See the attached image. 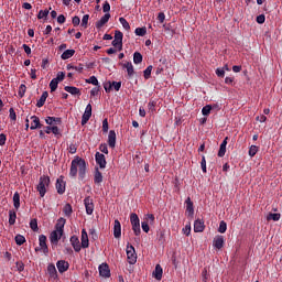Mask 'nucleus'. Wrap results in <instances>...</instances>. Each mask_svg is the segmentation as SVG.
<instances>
[{
    "label": "nucleus",
    "mask_w": 282,
    "mask_h": 282,
    "mask_svg": "<svg viewBox=\"0 0 282 282\" xmlns=\"http://www.w3.org/2000/svg\"><path fill=\"white\" fill-rule=\"evenodd\" d=\"M87 173V163L84 159L75 158L70 163L69 177H76L79 175L80 180H85Z\"/></svg>",
    "instance_id": "obj_1"
},
{
    "label": "nucleus",
    "mask_w": 282,
    "mask_h": 282,
    "mask_svg": "<svg viewBox=\"0 0 282 282\" xmlns=\"http://www.w3.org/2000/svg\"><path fill=\"white\" fill-rule=\"evenodd\" d=\"M50 186V176H41L37 184V192L40 193V197H45V193H47V187Z\"/></svg>",
    "instance_id": "obj_2"
},
{
    "label": "nucleus",
    "mask_w": 282,
    "mask_h": 282,
    "mask_svg": "<svg viewBox=\"0 0 282 282\" xmlns=\"http://www.w3.org/2000/svg\"><path fill=\"white\" fill-rule=\"evenodd\" d=\"M126 252L128 263H130V265H135V263L138 262V253H135V248L131 245H128Z\"/></svg>",
    "instance_id": "obj_3"
},
{
    "label": "nucleus",
    "mask_w": 282,
    "mask_h": 282,
    "mask_svg": "<svg viewBox=\"0 0 282 282\" xmlns=\"http://www.w3.org/2000/svg\"><path fill=\"white\" fill-rule=\"evenodd\" d=\"M122 37L123 34L120 31L115 32V39L112 41V46L117 47L118 52H122Z\"/></svg>",
    "instance_id": "obj_4"
},
{
    "label": "nucleus",
    "mask_w": 282,
    "mask_h": 282,
    "mask_svg": "<svg viewBox=\"0 0 282 282\" xmlns=\"http://www.w3.org/2000/svg\"><path fill=\"white\" fill-rule=\"evenodd\" d=\"M99 275H101L104 279H109V276H111V270L109 269V264L101 263L99 265Z\"/></svg>",
    "instance_id": "obj_5"
},
{
    "label": "nucleus",
    "mask_w": 282,
    "mask_h": 282,
    "mask_svg": "<svg viewBox=\"0 0 282 282\" xmlns=\"http://www.w3.org/2000/svg\"><path fill=\"white\" fill-rule=\"evenodd\" d=\"M90 118H91V104H88L82 117V126L85 127V124L89 122Z\"/></svg>",
    "instance_id": "obj_6"
},
{
    "label": "nucleus",
    "mask_w": 282,
    "mask_h": 282,
    "mask_svg": "<svg viewBox=\"0 0 282 282\" xmlns=\"http://www.w3.org/2000/svg\"><path fill=\"white\" fill-rule=\"evenodd\" d=\"M84 205L86 208V213L87 215H94V199H91V197H86L84 199Z\"/></svg>",
    "instance_id": "obj_7"
},
{
    "label": "nucleus",
    "mask_w": 282,
    "mask_h": 282,
    "mask_svg": "<svg viewBox=\"0 0 282 282\" xmlns=\"http://www.w3.org/2000/svg\"><path fill=\"white\" fill-rule=\"evenodd\" d=\"M95 160L97 164L99 165L100 169H106L107 167V159H105V154L97 152L95 154Z\"/></svg>",
    "instance_id": "obj_8"
},
{
    "label": "nucleus",
    "mask_w": 282,
    "mask_h": 282,
    "mask_svg": "<svg viewBox=\"0 0 282 282\" xmlns=\"http://www.w3.org/2000/svg\"><path fill=\"white\" fill-rule=\"evenodd\" d=\"M113 237L115 239H120L122 237V225L120 220L116 219L113 225Z\"/></svg>",
    "instance_id": "obj_9"
},
{
    "label": "nucleus",
    "mask_w": 282,
    "mask_h": 282,
    "mask_svg": "<svg viewBox=\"0 0 282 282\" xmlns=\"http://www.w3.org/2000/svg\"><path fill=\"white\" fill-rule=\"evenodd\" d=\"M56 268H57L59 274H63L64 272H67V270H69V262H67L65 260H58L56 262Z\"/></svg>",
    "instance_id": "obj_10"
},
{
    "label": "nucleus",
    "mask_w": 282,
    "mask_h": 282,
    "mask_svg": "<svg viewBox=\"0 0 282 282\" xmlns=\"http://www.w3.org/2000/svg\"><path fill=\"white\" fill-rule=\"evenodd\" d=\"M39 243L44 254H47V252H50V249H47V237H45V235H40Z\"/></svg>",
    "instance_id": "obj_11"
},
{
    "label": "nucleus",
    "mask_w": 282,
    "mask_h": 282,
    "mask_svg": "<svg viewBox=\"0 0 282 282\" xmlns=\"http://www.w3.org/2000/svg\"><path fill=\"white\" fill-rule=\"evenodd\" d=\"M61 237H63V231H58L57 229H55L54 231L51 232L50 236L51 243H54V246H56Z\"/></svg>",
    "instance_id": "obj_12"
},
{
    "label": "nucleus",
    "mask_w": 282,
    "mask_h": 282,
    "mask_svg": "<svg viewBox=\"0 0 282 282\" xmlns=\"http://www.w3.org/2000/svg\"><path fill=\"white\" fill-rule=\"evenodd\" d=\"M109 19H111V14L105 13V15H102L100 20L96 22L97 30H100V28H102L104 25H107V23H109Z\"/></svg>",
    "instance_id": "obj_13"
},
{
    "label": "nucleus",
    "mask_w": 282,
    "mask_h": 282,
    "mask_svg": "<svg viewBox=\"0 0 282 282\" xmlns=\"http://www.w3.org/2000/svg\"><path fill=\"white\" fill-rule=\"evenodd\" d=\"M70 246H73L75 252H80L83 246H80V240L78 239L77 236H72L70 237Z\"/></svg>",
    "instance_id": "obj_14"
},
{
    "label": "nucleus",
    "mask_w": 282,
    "mask_h": 282,
    "mask_svg": "<svg viewBox=\"0 0 282 282\" xmlns=\"http://www.w3.org/2000/svg\"><path fill=\"white\" fill-rule=\"evenodd\" d=\"M224 243H225L224 236H216L214 238L213 246L217 250H221L224 248Z\"/></svg>",
    "instance_id": "obj_15"
},
{
    "label": "nucleus",
    "mask_w": 282,
    "mask_h": 282,
    "mask_svg": "<svg viewBox=\"0 0 282 282\" xmlns=\"http://www.w3.org/2000/svg\"><path fill=\"white\" fill-rule=\"evenodd\" d=\"M162 274H164V270L162 269V265L156 264L153 271L154 279H156V281H162Z\"/></svg>",
    "instance_id": "obj_16"
},
{
    "label": "nucleus",
    "mask_w": 282,
    "mask_h": 282,
    "mask_svg": "<svg viewBox=\"0 0 282 282\" xmlns=\"http://www.w3.org/2000/svg\"><path fill=\"white\" fill-rule=\"evenodd\" d=\"M206 226L204 225V220L197 219L194 223V232H204Z\"/></svg>",
    "instance_id": "obj_17"
},
{
    "label": "nucleus",
    "mask_w": 282,
    "mask_h": 282,
    "mask_svg": "<svg viewBox=\"0 0 282 282\" xmlns=\"http://www.w3.org/2000/svg\"><path fill=\"white\" fill-rule=\"evenodd\" d=\"M108 145L110 149H116V131L110 130L108 134Z\"/></svg>",
    "instance_id": "obj_18"
},
{
    "label": "nucleus",
    "mask_w": 282,
    "mask_h": 282,
    "mask_svg": "<svg viewBox=\"0 0 282 282\" xmlns=\"http://www.w3.org/2000/svg\"><path fill=\"white\" fill-rule=\"evenodd\" d=\"M31 120H32L31 127H30L31 131H34L35 129H41V119H39V117L32 116Z\"/></svg>",
    "instance_id": "obj_19"
},
{
    "label": "nucleus",
    "mask_w": 282,
    "mask_h": 282,
    "mask_svg": "<svg viewBox=\"0 0 282 282\" xmlns=\"http://www.w3.org/2000/svg\"><path fill=\"white\" fill-rule=\"evenodd\" d=\"M55 186L58 195H63V193H65V181H63V178H57Z\"/></svg>",
    "instance_id": "obj_20"
},
{
    "label": "nucleus",
    "mask_w": 282,
    "mask_h": 282,
    "mask_svg": "<svg viewBox=\"0 0 282 282\" xmlns=\"http://www.w3.org/2000/svg\"><path fill=\"white\" fill-rule=\"evenodd\" d=\"M186 204V213H188L189 217H193V215H195V209L193 207V202L191 200V197H187V199L185 200Z\"/></svg>",
    "instance_id": "obj_21"
},
{
    "label": "nucleus",
    "mask_w": 282,
    "mask_h": 282,
    "mask_svg": "<svg viewBox=\"0 0 282 282\" xmlns=\"http://www.w3.org/2000/svg\"><path fill=\"white\" fill-rule=\"evenodd\" d=\"M82 248H89V236L85 229L82 230Z\"/></svg>",
    "instance_id": "obj_22"
},
{
    "label": "nucleus",
    "mask_w": 282,
    "mask_h": 282,
    "mask_svg": "<svg viewBox=\"0 0 282 282\" xmlns=\"http://www.w3.org/2000/svg\"><path fill=\"white\" fill-rule=\"evenodd\" d=\"M47 274L51 276V279H56V276H58L56 265H54V263L47 265Z\"/></svg>",
    "instance_id": "obj_23"
},
{
    "label": "nucleus",
    "mask_w": 282,
    "mask_h": 282,
    "mask_svg": "<svg viewBox=\"0 0 282 282\" xmlns=\"http://www.w3.org/2000/svg\"><path fill=\"white\" fill-rule=\"evenodd\" d=\"M64 89L65 91H67V94H70L72 96H80L79 88H76L74 86H65Z\"/></svg>",
    "instance_id": "obj_24"
},
{
    "label": "nucleus",
    "mask_w": 282,
    "mask_h": 282,
    "mask_svg": "<svg viewBox=\"0 0 282 282\" xmlns=\"http://www.w3.org/2000/svg\"><path fill=\"white\" fill-rule=\"evenodd\" d=\"M46 124H61L63 122V119L61 117H46L45 119Z\"/></svg>",
    "instance_id": "obj_25"
},
{
    "label": "nucleus",
    "mask_w": 282,
    "mask_h": 282,
    "mask_svg": "<svg viewBox=\"0 0 282 282\" xmlns=\"http://www.w3.org/2000/svg\"><path fill=\"white\" fill-rule=\"evenodd\" d=\"M227 145H228V138H225L220 144V148L218 151V158H224V155H226V147Z\"/></svg>",
    "instance_id": "obj_26"
},
{
    "label": "nucleus",
    "mask_w": 282,
    "mask_h": 282,
    "mask_svg": "<svg viewBox=\"0 0 282 282\" xmlns=\"http://www.w3.org/2000/svg\"><path fill=\"white\" fill-rule=\"evenodd\" d=\"M123 67L124 69H127L129 78H131L135 74V70L133 69V64L131 62H127L126 64H123Z\"/></svg>",
    "instance_id": "obj_27"
},
{
    "label": "nucleus",
    "mask_w": 282,
    "mask_h": 282,
    "mask_svg": "<svg viewBox=\"0 0 282 282\" xmlns=\"http://www.w3.org/2000/svg\"><path fill=\"white\" fill-rule=\"evenodd\" d=\"M65 224H66L65 218H58L55 225V230H58L59 232H64Z\"/></svg>",
    "instance_id": "obj_28"
},
{
    "label": "nucleus",
    "mask_w": 282,
    "mask_h": 282,
    "mask_svg": "<svg viewBox=\"0 0 282 282\" xmlns=\"http://www.w3.org/2000/svg\"><path fill=\"white\" fill-rule=\"evenodd\" d=\"M74 54H76L75 50H66L61 55V58H62V61H67V59L72 58V56H74Z\"/></svg>",
    "instance_id": "obj_29"
},
{
    "label": "nucleus",
    "mask_w": 282,
    "mask_h": 282,
    "mask_svg": "<svg viewBox=\"0 0 282 282\" xmlns=\"http://www.w3.org/2000/svg\"><path fill=\"white\" fill-rule=\"evenodd\" d=\"M13 206L17 209H19L21 207V196L19 195V192H15L13 194Z\"/></svg>",
    "instance_id": "obj_30"
},
{
    "label": "nucleus",
    "mask_w": 282,
    "mask_h": 282,
    "mask_svg": "<svg viewBox=\"0 0 282 282\" xmlns=\"http://www.w3.org/2000/svg\"><path fill=\"white\" fill-rule=\"evenodd\" d=\"M47 96H48L47 91H44L40 97V99L37 100L36 107L39 108L43 107V105H45V100H47Z\"/></svg>",
    "instance_id": "obj_31"
},
{
    "label": "nucleus",
    "mask_w": 282,
    "mask_h": 282,
    "mask_svg": "<svg viewBox=\"0 0 282 282\" xmlns=\"http://www.w3.org/2000/svg\"><path fill=\"white\" fill-rule=\"evenodd\" d=\"M95 184H102V173L97 169L94 176Z\"/></svg>",
    "instance_id": "obj_32"
},
{
    "label": "nucleus",
    "mask_w": 282,
    "mask_h": 282,
    "mask_svg": "<svg viewBox=\"0 0 282 282\" xmlns=\"http://www.w3.org/2000/svg\"><path fill=\"white\" fill-rule=\"evenodd\" d=\"M281 219V214H272L267 215V221H279Z\"/></svg>",
    "instance_id": "obj_33"
},
{
    "label": "nucleus",
    "mask_w": 282,
    "mask_h": 282,
    "mask_svg": "<svg viewBox=\"0 0 282 282\" xmlns=\"http://www.w3.org/2000/svg\"><path fill=\"white\" fill-rule=\"evenodd\" d=\"M63 213L66 217H72V213H74V210L72 209V205L66 204L63 208Z\"/></svg>",
    "instance_id": "obj_34"
},
{
    "label": "nucleus",
    "mask_w": 282,
    "mask_h": 282,
    "mask_svg": "<svg viewBox=\"0 0 282 282\" xmlns=\"http://www.w3.org/2000/svg\"><path fill=\"white\" fill-rule=\"evenodd\" d=\"M133 63L134 65H140V63H142V55L140 54V52H134Z\"/></svg>",
    "instance_id": "obj_35"
},
{
    "label": "nucleus",
    "mask_w": 282,
    "mask_h": 282,
    "mask_svg": "<svg viewBox=\"0 0 282 282\" xmlns=\"http://www.w3.org/2000/svg\"><path fill=\"white\" fill-rule=\"evenodd\" d=\"M130 223H131V226H135L140 224V218L138 217V214L130 215Z\"/></svg>",
    "instance_id": "obj_36"
},
{
    "label": "nucleus",
    "mask_w": 282,
    "mask_h": 282,
    "mask_svg": "<svg viewBox=\"0 0 282 282\" xmlns=\"http://www.w3.org/2000/svg\"><path fill=\"white\" fill-rule=\"evenodd\" d=\"M226 230H228V225L226 224V221H220L219 227H218V232H220V235H224V232H226Z\"/></svg>",
    "instance_id": "obj_37"
},
{
    "label": "nucleus",
    "mask_w": 282,
    "mask_h": 282,
    "mask_svg": "<svg viewBox=\"0 0 282 282\" xmlns=\"http://www.w3.org/2000/svg\"><path fill=\"white\" fill-rule=\"evenodd\" d=\"M151 72H153L152 65L148 66L147 69L143 72L145 80H149L151 78Z\"/></svg>",
    "instance_id": "obj_38"
},
{
    "label": "nucleus",
    "mask_w": 282,
    "mask_h": 282,
    "mask_svg": "<svg viewBox=\"0 0 282 282\" xmlns=\"http://www.w3.org/2000/svg\"><path fill=\"white\" fill-rule=\"evenodd\" d=\"M257 153H259V147L251 145L249 148V155H250V158H254L257 155Z\"/></svg>",
    "instance_id": "obj_39"
},
{
    "label": "nucleus",
    "mask_w": 282,
    "mask_h": 282,
    "mask_svg": "<svg viewBox=\"0 0 282 282\" xmlns=\"http://www.w3.org/2000/svg\"><path fill=\"white\" fill-rule=\"evenodd\" d=\"M15 223H17V213L10 212L9 213V224H10V226H14Z\"/></svg>",
    "instance_id": "obj_40"
},
{
    "label": "nucleus",
    "mask_w": 282,
    "mask_h": 282,
    "mask_svg": "<svg viewBox=\"0 0 282 282\" xmlns=\"http://www.w3.org/2000/svg\"><path fill=\"white\" fill-rule=\"evenodd\" d=\"M25 242V237L23 235L15 236V243L17 246H23Z\"/></svg>",
    "instance_id": "obj_41"
},
{
    "label": "nucleus",
    "mask_w": 282,
    "mask_h": 282,
    "mask_svg": "<svg viewBox=\"0 0 282 282\" xmlns=\"http://www.w3.org/2000/svg\"><path fill=\"white\" fill-rule=\"evenodd\" d=\"M210 111H213V106L206 105L202 109L203 116H210Z\"/></svg>",
    "instance_id": "obj_42"
},
{
    "label": "nucleus",
    "mask_w": 282,
    "mask_h": 282,
    "mask_svg": "<svg viewBox=\"0 0 282 282\" xmlns=\"http://www.w3.org/2000/svg\"><path fill=\"white\" fill-rule=\"evenodd\" d=\"M119 23H121L123 30H131V25H129V22L124 18H119Z\"/></svg>",
    "instance_id": "obj_43"
},
{
    "label": "nucleus",
    "mask_w": 282,
    "mask_h": 282,
    "mask_svg": "<svg viewBox=\"0 0 282 282\" xmlns=\"http://www.w3.org/2000/svg\"><path fill=\"white\" fill-rule=\"evenodd\" d=\"M51 91H56L58 89V79L53 78L50 83Z\"/></svg>",
    "instance_id": "obj_44"
},
{
    "label": "nucleus",
    "mask_w": 282,
    "mask_h": 282,
    "mask_svg": "<svg viewBox=\"0 0 282 282\" xmlns=\"http://www.w3.org/2000/svg\"><path fill=\"white\" fill-rule=\"evenodd\" d=\"M134 34L137 36H144L147 34V28H137Z\"/></svg>",
    "instance_id": "obj_45"
},
{
    "label": "nucleus",
    "mask_w": 282,
    "mask_h": 282,
    "mask_svg": "<svg viewBox=\"0 0 282 282\" xmlns=\"http://www.w3.org/2000/svg\"><path fill=\"white\" fill-rule=\"evenodd\" d=\"M48 14H50V10H47V9L40 10V12L37 14V19H47Z\"/></svg>",
    "instance_id": "obj_46"
},
{
    "label": "nucleus",
    "mask_w": 282,
    "mask_h": 282,
    "mask_svg": "<svg viewBox=\"0 0 282 282\" xmlns=\"http://www.w3.org/2000/svg\"><path fill=\"white\" fill-rule=\"evenodd\" d=\"M26 89L28 87H25V84L20 85L19 91H18V95L20 96V98H23V96H25Z\"/></svg>",
    "instance_id": "obj_47"
},
{
    "label": "nucleus",
    "mask_w": 282,
    "mask_h": 282,
    "mask_svg": "<svg viewBox=\"0 0 282 282\" xmlns=\"http://www.w3.org/2000/svg\"><path fill=\"white\" fill-rule=\"evenodd\" d=\"M86 83H88L89 85H95V87H98V78H96V76H91L88 79H86Z\"/></svg>",
    "instance_id": "obj_48"
},
{
    "label": "nucleus",
    "mask_w": 282,
    "mask_h": 282,
    "mask_svg": "<svg viewBox=\"0 0 282 282\" xmlns=\"http://www.w3.org/2000/svg\"><path fill=\"white\" fill-rule=\"evenodd\" d=\"M30 228L31 230H34L36 232V230H39V223L36 221V219H32L30 221Z\"/></svg>",
    "instance_id": "obj_49"
},
{
    "label": "nucleus",
    "mask_w": 282,
    "mask_h": 282,
    "mask_svg": "<svg viewBox=\"0 0 282 282\" xmlns=\"http://www.w3.org/2000/svg\"><path fill=\"white\" fill-rule=\"evenodd\" d=\"M88 23H89V14H85L82 19V28H87Z\"/></svg>",
    "instance_id": "obj_50"
},
{
    "label": "nucleus",
    "mask_w": 282,
    "mask_h": 282,
    "mask_svg": "<svg viewBox=\"0 0 282 282\" xmlns=\"http://www.w3.org/2000/svg\"><path fill=\"white\" fill-rule=\"evenodd\" d=\"M111 85L115 91H120V87H122V82H112Z\"/></svg>",
    "instance_id": "obj_51"
},
{
    "label": "nucleus",
    "mask_w": 282,
    "mask_h": 282,
    "mask_svg": "<svg viewBox=\"0 0 282 282\" xmlns=\"http://www.w3.org/2000/svg\"><path fill=\"white\" fill-rule=\"evenodd\" d=\"M104 89H105L106 94H109L111 91V89H113L111 82L105 83L104 84Z\"/></svg>",
    "instance_id": "obj_52"
},
{
    "label": "nucleus",
    "mask_w": 282,
    "mask_h": 282,
    "mask_svg": "<svg viewBox=\"0 0 282 282\" xmlns=\"http://www.w3.org/2000/svg\"><path fill=\"white\" fill-rule=\"evenodd\" d=\"M111 10V4H109V2H105L104 6H102V11L106 13V14H109V11Z\"/></svg>",
    "instance_id": "obj_53"
},
{
    "label": "nucleus",
    "mask_w": 282,
    "mask_h": 282,
    "mask_svg": "<svg viewBox=\"0 0 282 282\" xmlns=\"http://www.w3.org/2000/svg\"><path fill=\"white\" fill-rule=\"evenodd\" d=\"M55 80H57V83L65 80V73L58 72Z\"/></svg>",
    "instance_id": "obj_54"
},
{
    "label": "nucleus",
    "mask_w": 282,
    "mask_h": 282,
    "mask_svg": "<svg viewBox=\"0 0 282 282\" xmlns=\"http://www.w3.org/2000/svg\"><path fill=\"white\" fill-rule=\"evenodd\" d=\"M15 268L18 272H23L25 270V264H23V262H17Z\"/></svg>",
    "instance_id": "obj_55"
},
{
    "label": "nucleus",
    "mask_w": 282,
    "mask_h": 282,
    "mask_svg": "<svg viewBox=\"0 0 282 282\" xmlns=\"http://www.w3.org/2000/svg\"><path fill=\"white\" fill-rule=\"evenodd\" d=\"M132 230H133V232L137 237L140 236V232H141L140 224L139 225H132Z\"/></svg>",
    "instance_id": "obj_56"
},
{
    "label": "nucleus",
    "mask_w": 282,
    "mask_h": 282,
    "mask_svg": "<svg viewBox=\"0 0 282 282\" xmlns=\"http://www.w3.org/2000/svg\"><path fill=\"white\" fill-rule=\"evenodd\" d=\"M257 23H259L260 25H262V23H265V15L264 14H260L257 17L256 19Z\"/></svg>",
    "instance_id": "obj_57"
},
{
    "label": "nucleus",
    "mask_w": 282,
    "mask_h": 282,
    "mask_svg": "<svg viewBox=\"0 0 282 282\" xmlns=\"http://www.w3.org/2000/svg\"><path fill=\"white\" fill-rule=\"evenodd\" d=\"M216 76H218L219 78H224V76H226V72L224 70V68H217Z\"/></svg>",
    "instance_id": "obj_58"
},
{
    "label": "nucleus",
    "mask_w": 282,
    "mask_h": 282,
    "mask_svg": "<svg viewBox=\"0 0 282 282\" xmlns=\"http://www.w3.org/2000/svg\"><path fill=\"white\" fill-rule=\"evenodd\" d=\"M72 23L75 28L80 25V18L78 15L73 17Z\"/></svg>",
    "instance_id": "obj_59"
},
{
    "label": "nucleus",
    "mask_w": 282,
    "mask_h": 282,
    "mask_svg": "<svg viewBox=\"0 0 282 282\" xmlns=\"http://www.w3.org/2000/svg\"><path fill=\"white\" fill-rule=\"evenodd\" d=\"M141 228H142L143 232H149V230H150L149 223L148 221H142L141 223Z\"/></svg>",
    "instance_id": "obj_60"
},
{
    "label": "nucleus",
    "mask_w": 282,
    "mask_h": 282,
    "mask_svg": "<svg viewBox=\"0 0 282 282\" xmlns=\"http://www.w3.org/2000/svg\"><path fill=\"white\" fill-rule=\"evenodd\" d=\"M200 167H202L203 173H206V156L202 158Z\"/></svg>",
    "instance_id": "obj_61"
},
{
    "label": "nucleus",
    "mask_w": 282,
    "mask_h": 282,
    "mask_svg": "<svg viewBox=\"0 0 282 282\" xmlns=\"http://www.w3.org/2000/svg\"><path fill=\"white\" fill-rule=\"evenodd\" d=\"M99 150L101 151V153H105L107 155V153H109V149L107 148V144H100Z\"/></svg>",
    "instance_id": "obj_62"
},
{
    "label": "nucleus",
    "mask_w": 282,
    "mask_h": 282,
    "mask_svg": "<svg viewBox=\"0 0 282 282\" xmlns=\"http://www.w3.org/2000/svg\"><path fill=\"white\" fill-rule=\"evenodd\" d=\"M183 234L186 235V237H188V235H191V225H186L183 228Z\"/></svg>",
    "instance_id": "obj_63"
},
{
    "label": "nucleus",
    "mask_w": 282,
    "mask_h": 282,
    "mask_svg": "<svg viewBox=\"0 0 282 282\" xmlns=\"http://www.w3.org/2000/svg\"><path fill=\"white\" fill-rule=\"evenodd\" d=\"M9 116L12 120H17V112H14V108L9 109Z\"/></svg>",
    "instance_id": "obj_64"
}]
</instances>
